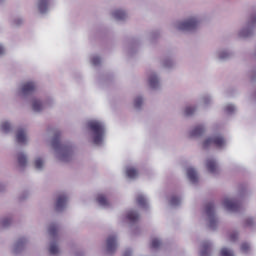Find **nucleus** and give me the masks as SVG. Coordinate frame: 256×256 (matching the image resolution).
I'll list each match as a JSON object with an SVG mask.
<instances>
[{
    "mask_svg": "<svg viewBox=\"0 0 256 256\" xmlns=\"http://www.w3.org/2000/svg\"><path fill=\"white\" fill-rule=\"evenodd\" d=\"M91 131L94 133V144L101 145L103 143V135H105V126L99 121H91L88 123Z\"/></svg>",
    "mask_w": 256,
    "mask_h": 256,
    "instance_id": "nucleus-1",
    "label": "nucleus"
},
{
    "mask_svg": "<svg viewBox=\"0 0 256 256\" xmlns=\"http://www.w3.org/2000/svg\"><path fill=\"white\" fill-rule=\"evenodd\" d=\"M211 145H214V147H218V149H221V147L225 146V138L223 136H214L212 138H208L203 143V148L207 149V147H211Z\"/></svg>",
    "mask_w": 256,
    "mask_h": 256,
    "instance_id": "nucleus-2",
    "label": "nucleus"
},
{
    "mask_svg": "<svg viewBox=\"0 0 256 256\" xmlns=\"http://www.w3.org/2000/svg\"><path fill=\"white\" fill-rule=\"evenodd\" d=\"M206 215L210 219V228L215 229L217 227V219L215 218V205L213 203L206 204Z\"/></svg>",
    "mask_w": 256,
    "mask_h": 256,
    "instance_id": "nucleus-3",
    "label": "nucleus"
},
{
    "mask_svg": "<svg viewBox=\"0 0 256 256\" xmlns=\"http://www.w3.org/2000/svg\"><path fill=\"white\" fill-rule=\"evenodd\" d=\"M197 25H199V22L195 18H190L181 22L178 29H180V31H194V29H197Z\"/></svg>",
    "mask_w": 256,
    "mask_h": 256,
    "instance_id": "nucleus-4",
    "label": "nucleus"
},
{
    "mask_svg": "<svg viewBox=\"0 0 256 256\" xmlns=\"http://www.w3.org/2000/svg\"><path fill=\"white\" fill-rule=\"evenodd\" d=\"M223 205L227 211L237 212L241 209V204L237 201L225 199Z\"/></svg>",
    "mask_w": 256,
    "mask_h": 256,
    "instance_id": "nucleus-5",
    "label": "nucleus"
},
{
    "mask_svg": "<svg viewBox=\"0 0 256 256\" xmlns=\"http://www.w3.org/2000/svg\"><path fill=\"white\" fill-rule=\"evenodd\" d=\"M117 249V237L109 236L107 239V253H115Z\"/></svg>",
    "mask_w": 256,
    "mask_h": 256,
    "instance_id": "nucleus-6",
    "label": "nucleus"
},
{
    "mask_svg": "<svg viewBox=\"0 0 256 256\" xmlns=\"http://www.w3.org/2000/svg\"><path fill=\"white\" fill-rule=\"evenodd\" d=\"M67 205V196L60 195L56 201V211H63Z\"/></svg>",
    "mask_w": 256,
    "mask_h": 256,
    "instance_id": "nucleus-7",
    "label": "nucleus"
},
{
    "mask_svg": "<svg viewBox=\"0 0 256 256\" xmlns=\"http://www.w3.org/2000/svg\"><path fill=\"white\" fill-rule=\"evenodd\" d=\"M35 89H36L35 83L28 82L23 84L22 93L23 95H30V93H33V91H35Z\"/></svg>",
    "mask_w": 256,
    "mask_h": 256,
    "instance_id": "nucleus-8",
    "label": "nucleus"
},
{
    "mask_svg": "<svg viewBox=\"0 0 256 256\" xmlns=\"http://www.w3.org/2000/svg\"><path fill=\"white\" fill-rule=\"evenodd\" d=\"M17 143H27V135L25 134V130L19 129L16 134Z\"/></svg>",
    "mask_w": 256,
    "mask_h": 256,
    "instance_id": "nucleus-9",
    "label": "nucleus"
},
{
    "mask_svg": "<svg viewBox=\"0 0 256 256\" xmlns=\"http://www.w3.org/2000/svg\"><path fill=\"white\" fill-rule=\"evenodd\" d=\"M187 176H188L189 181H191V183H197L198 178H197V172L195 171V169L188 168Z\"/></svg>",
    "mask_w": 256,
    "mask_h": 256,
    "instance_id": "nucleus-10",
    "label": "nucleus"
},
{
    "mask_svg": "<svg viewBox=\"0 0 256 256\" xmlns=\"http://www.w3.org/2000/svg\"><path fill=\"white\" fill-rule=\"evenodd\" d=\"M209 255H211V243L203 242L200 256H209Z\"/></svg>",
    "mask_w": 256,
    "mask_h": 256,
    "instance_id": "nucleus-11",
    "label": "nucleus"
},
{
    "mask_svg": "<svg viewBox=\"0 0 256 256\" xmlns=\"http://www.w3.org/2000/svg\"><path fill=\"white\" fill-rule=\"evenodd\" d=\"M206 167L209 173H217V163L215 162V160H207Z\"/></svg>",
    "mask_w": 256,
    "mask_h": 256,
    "instance_id": "nucleus-12",
    "label": "nucleus"
},
{
    "mask_svg": "<svg viewBox=\"0 0 256 256\" xmlns=\"http://www.w3.org/2000/svg\"><path fill=\"white\" fill-rule=\"evenodd\" d=\"M205 133V128L203 126H196L192 131H191V137H201Z\"/></svg>",
    "mask_w": 256,
    "mask_h": 256,
    "instance_id": "nucleus-13",
    "label": "nucleus"
},
{
    "mask_svg": "<svg viewBox=\"0 0 256 256\" xmlns=\"http://www.w3.org/2000/svg\"><path fill=\"white\" fill-rule=\"evenodd\" d=\"M126 175L129 179H135V177L139 175V171H137V169H135L134 167H128L126 169Z\"/></svg>",
    "mask_w": 256,
    "mask_h": 256,
    "instance_id": "nucleus-14",
    "label": "nucleus"
},
{
    "mask_svg": "<svg viewBox=\"0 0 256 256\" xmlns=\"http://www.w3.org/2000/svg\"><path fill=\"white\" fill-rule=\"evenodd\" d=\"M48 5H49V0H39L38 8L40 13H46Z\"/></svg>",
    "mask_w": 256,
    "mask_h": 256,
    "instance_id": "nucleus-15",
    "label": "nucleus"
},
{
    "mask_svg": "<svg viewBox=\"0 0 256 256\" xmlns=\"http://www.w3.org/2000/svg\"><path fill=\"white\" fill-rule=\"evenodd\" d=\"M127 219L131 223H135L136 221H139V214H137L135 211H130L127 214Z\"/></svg>",
    "mask_w": 256,
    "mask_h": 256,
    "instance_id": "nucleus-16",
    "label": "nucleus"
},
{
    "mask_svg": "<svg viewBox=\"0 0 256 256\" xmlns=\"http://www.w3.org/2000/svg\"><path fill=\"white\" fill-rule=\"evenodd\" d=\"M149 85H150L151 89H157V87H159V80L157 79L156 75H152L149 78Z\"/></svg>",
    "mask_w": 256,
    "mask_h": 256,
    "instance_id": "nucleus-17",
    "label": "nucleus"
},
{
    "mask_svg": "<svg viewBox=\"0 0 256 256\" xmlns=\"http://www.w3.org/2000/svg\"><path fill=\"white\" fill-rule=\"evenodd\" d=\"M113 16L115 17V19H117L118 21H123V19H125V17H127V14L123 11V10H116L113 13Z\"/></svg>",
    "mask_w": 256,
    "mask_h": 256,
    "instance_id": "nucleus-18",
    "label": "nucleus"
},
{
    "mask_svg": "<svg viewBox=\"0 0 256 256\" xmlns=\"http://www.w3.org/2000/svg\"><path fill=\"white\" fill-rule=\"evenodd\" d=\"M18 164L20 165V167H25V165H27V156H25V154H18Z\"/></svg>",
    "mask_w": 256,
    "mask_h": 256,
    "instance_id": "nucleus-19",
    "label": "nucleus"
},
{
    "mask_svg": "<svg viewBox=\"0 0 256 256\" xmlns=\"http://www.w3.org/2000/svg\"><path fill=\"white\" fill-rule=\"evenodd\" d=\"M97 201H98L99 205H101L102 207H107V205H109L107 198H105V196L103 194L98 195Z\"/></svg>",
    "mask_w": 256,
    "mask_h": 256,
    "instance_id": "nucleus-20",
    "label": "nucleus"
},
{
    "mask_svg": "<svg viewBox=\"0 0 256 256\" xmlns=\"http://www.w3.org/2000/svg\"><path fill=\"white\" fill-rule=\"evenodd\" d=\"M33 111H42L43 110V104L39 102V100H35L32 104Z\"/></svg>",
    "mask_w": 256,
    "mask_h": 256,
    "instance_id": "nucleus-21",
    "label": "nucleus"
},
{
    "mask_svg": "<svg viewBox=\"0 0 256 256\" xmlns=\"http://www.w3.org/2000/svg\"><path fill=\"white\" fill-rule=\"evenodd\" d=\"M136 201L140 207H145V205H147V200L143 195H138Z\"/></svg>",
    "mask_w": 256,
    "mask_h": 256,
    "instance_id": "nucleus-22",
    "label": "nucleus"
},
{
    "mask_svg": "<svg viewBox=\"0 0 256 256\" xmlns=\"http://www.w3.org/2000/svg\"><path fill=\"white\" fill-rule=\"evenodd\" d=\"M159 247H161V241L157 238L152 239L151 249H159Z\"/></svg>",
    "mask_w": 256,
    "mask_h": 256,
    "instance_id": "nucleus-23",
    "label": "nucleus"
},
{
    "mask_svg": "<svg viewBox=\"0 0 256 256\" xmlns=\"http://www.w3.org/2000/svg\"><path fill=\"white\" fill-rule=\"evenodd\" d=\"M50 255H57L59 253V248L55 244H51L49 248Z\"/></svg>",
    "mask_w": 256,
    "mask_h": 256,
    "instance_id": "nucleus-24",
    "label": "nucleus"
},
{
    "mask_svg": "<svg viewBox=\"0 0 256 256\" xmlns=\"http://www.w3.org/2000/svg\"><path fill=\"white\" fill-rule=\"evenodd\" d=\"M49 234L51 235V237H55L57 235V225L55 224L50 225Z\"/></svg>",
    "mask_w": 256,
    "mask_h": 256,
    "instance_id": "nucleus-25",
    "label": "nucleus"
},
{
    "mask_svg": "<svg viewBox=\"0 0 256 256\" xmlns=\"http://www.w3.org/2000/svg\"><path fill=\"white\" fill-rule=\"evenodd\" d=\"M52 146H53L54 149H59L61 147V143L59 142V136H56L52 140Z\"/></svg>",
    "mask_w": 256,
    "mask_h": 256,
    "instance_id": "nucleus-26",
    "label": "nucleus"
},
{
    "mask_svg": "<svg viewBox=\"0 0 256 256\" xmlns=\"http://www.w3.org/2000/svg\"><path fill=\"white\" fill-rule=\"evenodd\" d=\"M2 131L4 133H9V131H11V124H9V122L2 123Z\"/></svg>",
    "mask_w": 256,
    "mask_h": 256,
    "instance_id": "nucleus-27",
    "label": "nucleus"
},
{
    "mask_svg": "<svg viewBox=\"0 0 256 256\" xmlns=\"http://www.w3.org/2000/svg\"><path fill=\"white\" fill-rule=\"evenodd\" d=\"M221 256H233V252L227 248H222L220 251Z\"/></svg>",
    "mask_w": 256,
    "mask_h": 256,
    "instance_id": "nucleus-28",
    "label": "nucleus"
},
{
    "mask_svg": "<svg viewBox=\"0 0 256 256\" xmlns=\"http://www.w3.org/2000/svg\"><path fill=\"white\" fill-rule=\"evenodd\" d=\"M34 165L36 169H42L43 168V159L37 158L34 162Z\"/></svg>",
    "mask_w": 256,
    "mask_h": 256,
    "instance_id": "nucleus-29",
    "label": "nucleus"
},
{
    "mask_svg": "<svg viewBox=\"0 0 256 256\" xmlns=\"http://www.w3.org/2000/svg\"><path fill=\"white\" fill-rule=\"evenodd\" d=\"M141 105H143V98L141 97L136 98L134 101V106L136 107V109H139Z\"/></svg>",
    "mask_w": 256,
    "mask_h": 256,
    "instance_id": "nucleus-30",
    "label": "nucleus"
},
{
    "mask_svg": "<svg viewBox=\"0 0 256 256\" xmlns=\"http://www.w3.org/2000/svg\"><path fill=\"white\" fill-rule=\"evenodd\" d=\"M179 203H181V199H179V197L173 196L171 198V205H179Z\"/></svg>",
    "mask_w": 256,
    "mask_h": 256,
    "instance_id": "nucleus-31",
    "label": "nucleus"
},
{
    "mask_svg": "<svg viewBox=\"0 0 256 256\" xmlns=\"http://www.w3.org/2000/svg\"><path fill=\"white\" fill-rule=\"evenodd\" d=\"M195 111V108H193V107H187L186 109H185V115L187 116V117H189V115H193V112Z\"/></svg>",
    "mask_w": 256,
    "mask_h": 256,
    "instance_id": "nucleus-32",
    "label": "nucleus"
},
{
    "mask_svg": "<svg viewBox=\"0 0 256 256\" xmlns=\"http://www.w3.org/2000/svg\"><path fill=\"white\" fill-rule=\"evenodd\" d=\"M249 249H250V246H249L248 243H243V244L241 245V251H242L243 253H247V251H249Z\"/></svg>",
    "mask_w": 256,
    "mask_h": 256,
    "instance_id": "nucleus-33",
    "label": "nucleus"
},
{
    "mask_svg": "<svg viewBox=\"0 0 256 256\" xmlns=\"http://www.w3.org/2000/svg\"><path fill=\"white\" fill-rule=\"evenodd\" d=\"M233 111H235V106L233 105L226 106V113H233Z\"/></svg>",
    "mask_w": 256,
    "mask_h": 256,
    "instance_id": "nucleus-34",
    "label": "nucleus"
},
{
    "mask_svg": "<svg viewBox=\"0 0 256 256\" xmlns=\"http://www.w3.org/2000/svg\"><path fill=\"white\" fill-rule=\"evenodd\" d=\"M93 65H99L101 63V59L99 57H94L92 59Z\"/></svg>",
    "mask_w": 256,
    "mask_h": 256,
    "instance_id": "nucleus-35",
    "label": "nucleus"
},
{
    "mask_svg": "<svg viewBox=\"0 0 256 256\" xmlns=\"http://www.w3.org/2000/svg\"><path fill=\"white\" fill-rule=\"evenodd\" d=\"M227 57H229V53H227V52H222L220 54V59H227Z\"/></svg>",
    "mask_w": 256,
    "mask_h": 256,
    "instance_id": "nucleus-36",
    "label": "nucleus"
},
{
    "mask_svg": "<svg viewBox=\"0 0 256 256\" xmlns=\"http://www.w3.org/2000/svg\"><path fill=\"white\" fill-rule=\"evenodd\" d=\"M237 237H238L237 233L231 234L230 235V241H237Z\"/></svg>",
    "mask_w": 256,
    "mask_h": 256,
    "instance_id": "nucleus-37",
    "label": "nucleus"
},
{
    "mask_svg": "<svg viewBox=\"0 0 256 256\" xmlns=\"http://www.w3.org/2000/svg\"><path fill=\"white\" fill-rule=\"evenodd\" d=\"M9 223H11V220L9 219H4L3 220V227H7L9 225Z\"/></svg>",
    "mask_w": 256,
    "mask_h": 256,
    "instance_id": "nucleus-38",
    "label": "nucleus"
},
{
    "mask_svg": "<svg viewBox=\"0 0 256 256\" xmlns=\"http://www.w3.org/2000/svg\"><path fill=\"white\" fill-rule=\"evenodd\" d=\"M253 219L249 218L246 220V225H252Z\"/></svg>",
    "mask_w": 256,
    "mask_h": 256,
    "instance_id": "nucleus-39",
    "label": "nucleus"
},
{
    "mask_svg": "<svg viewBox=\"0 0 256 256\" xmlns=\"http://www.w3.org/2000/svg\"><path fill=\"white\" fill-rule=\"evenodd\" d=\"M5 53V49L3 48V46H0V55H3Z\"/></svg>",
    "mask_w": 256,
    "mask_h": 256,
    "instance_id": "nucleus-40",
    "label": "nucleus"
},
{
    "mask_svg": "<svg viewBox=\"0 0 256 256\" xmlns=\"http://www.w3.org/2000/svg\"><path fill=\"white\" fill-rule=\"evenodd\" d=\"M123 256H131V251L130 250H127L126 252H124V255Z\"/></svg>",
    "mask_w": 256,
    "mask_h": 256,
    "instance_id": "nucleus-41",
    "label": "nucleus"
},
{
    "mask_svg": "<svg viewBox=\"0 0 256 256\" xmlns=\"http://www.w3.org/2000/svg\"><path fill=\"white\" fill-rule=\"evenodd\" d=\"M22 243H23V240L18 241L17 247H19L20 245H22Z\"/></svg>",
    "mask_w": 256,
    "mask_h": 256,
    "instance_id": "nucleus-42",
    "label": "nucleus"
}]
</instances>
